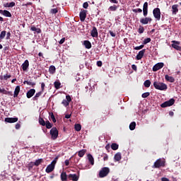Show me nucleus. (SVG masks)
Segmentation results:
<instances>
[{
  "instance_id": "nucleus-1",
  "label": "nucleus",
  "mask_w": 181,
  "mask_h": 181,
  "mask_svg": "<svg viewBox=\"0 0 181 181\" xmlns=\"http://www.w3.org/2000/svg\"><path fill=\"white\" fill-rule=\"evenodd\" d=\"M166 161L165 159L158 158L152 166L153 169H159V168H165Z\"/></svg>"
},
{
  "instance_id": "nucleus-2",
  "label": "nucleus",
  "mask_w": 181,
  "mask_h": 181,
  "mask_svg": "<svg viewBox=\"0 0 181 181\" xmlns=\"http://www.w3.org/2000/svg\"><path fill=\"white\" fill-rule=\"evenodd\" d=\"M154 88L156 90H160V91H165V90H168V85L164 83H160L158 81L153 82Z\"/></svg>"
},
{
  "instance_id": "nucleus-3",
  "label": "nucleus",
  "mask_w": 181,
  "mask_h": 181,
  "mask_svg": "<svg viewBox=\"0 0 181 181\" xmlns=\"http://www.w3.org/2000/svg\"><path fill=\"white\" fill-rule=\"evenodd\" d=\"M49 134L53 141H55V139L59 137V130H57V128L56 127H52L49 132Z\"/></svg>"
},
{
  "instance_id": "nucleus-4",
  "label": "nucleus",
  "mask_w": 181,
  "mask_h": 181,
  "mask_svg": "<svg viewBox=\"0 0 181 181\" xmlns=\"http://www.w3.org/2000/svg\"><path fill=\"white\" fill-rule=\"evenodd\" d=\"M108 173H110V168L108 167H104L99 172V177H105L108 176Z\"/></svg>"
},
{
  "instance_id": "nucleus-5",
  "label": "nucleus",
  "mask_w": 181,
  "mask_h": 181,
  "mask_svg": "<svg viewBox=\"0 0 181 181\" xmlns=\"http://www.w3.org/2000/svg\"><path fill=\"white\" fill-rule=\"evenodd\" d=\"M175 99L171 98L168 101L164 102L163 103H162L160 105V107L161 108H166V107H172V105H173V104H175Z\"/></svg>"
},
{
  "instance_id": "nucleus-6",
  "label": "nucleus",
  "mask_w": 181,
  "mask_h": 181,
  "mask_svg": "<svg viewBox=\"0 0 181 181\" xmlns=\"http://www.w3.org/2000/svg\"><path fill=\"white\" fill-rule=\"evenodd\" d=\"M153 15L156 21H160V8H156L153 10Z\"/></svg>"
},
{
  "instance_id": "nucleus-7",
  "label": "nucleus",
  "mask_w": 181,
  "mask_h": 181,
  "mask_svg": "<svg viewBox=\"0 0 181 181\" xmlns=\"http://www.w3.org/2000/svg\"><path fill=\"white\" fill-rule=\"evenodd\" d=\"M54 166H56L55 161H52V163L47 165L45 172L47 173H51V172L54 170Z\"/></svg>"
},
{
  "instance_id": "nucleus-8",
  "label": "nucleus",
  "mask_w": 181,
  "mask_h": 181,
  "mask_svg": "<svg viewBox=\"0 0 181 181\" xmlns=\"http://www.w3.org/2000/svg\"><path fill=\"white\" fill-rule=\"evenodd\" d=\"M163 66H165V64L163 62H158L156 64L153 66V71H158V70H160V69L163 68Z\"/></svg>"
},
{
  "instance_id": "nucleus-9",
  "label": "nucleus",
  "mask_w": 181,
  "mask_h": 181,
  "mask_svg": "<svg viewBox=\"0 0 181 181\" xmlns=\"http://www.w3.org/2000/svg\"><path fill=\"white\" fill-rule=\"evenodd\" d=\"M79 18L81 22H84V21H86V18H87V10H81L79 13Z\"/></svg>"
},
{
  "instance_id": "nucleus-10",
  "label": "nucleus",
  "mask_w": 181,
  "mask_h": 181,
  "mask_svg": "<svg viewBox=\"0 0 181 181\" xmlns=\"http://www.w3.org/2000/svg\"><path fill=\"white\" fill-rule=\"evenodd\" d=\"M80 179V176L77 175V174H69L68 175V180L70 181H78Z\"/></svg>"
},
{
  "instance_id": "nucleus-11",
  "label": "nucleus",
  "mask_w": 181,
  "mask_h": 181,
  "mask_svg": "<svg viewBox=\"0 0 181 181\" xmlns=\"http://www.w3.org/2000/svg\"><path fill=\"white\" fill-rule=\"evenodd\" d=\"M172 47H173V49H175V50H178L179 52L181 51V47L179 46L180 45V42L176 40H173L172 41Z\"/></svg>"
},
{
  "instance_id": "nucleus-12",
  "label": "nucleus",
  "mask_w": 181,
  "mask_h": 181,
  "mask_svg": "<svg viewBox=\"0 0 181 181\" xmlns=\"http://www.w3.org/2000/svg\"><path fill=\"white\" fill-rule=\"evenodd\" d=\"M66 98V100L64 99L62 100V104H63L64 107H68V105L70 104V102L71 101V97H70L69 95H67Z\"/></svg>"
},
{
  "instance_id": "nucleus-13",
  "label": "nucleus",
  "mask_w": 181,
  "mask_h": 181,
  "mask_svg": "<svg viewBox=\"0 0 181 181\" xmlns=\"http://www.w3.org/2000/svg\"><path fill=\"white\" fill-rule=\"evenodd\" d=\"M18 117H6L4 121L5 122H8V124H13L15 122H18Z\"/></svg>"
},
{
  "instance_id": "nucleus-14",
  "label": "nucleus",
  "mask_w": 181,
  "mask_h": 181,
  "mask_svg": "<svg viewBox=\"0 0 181 181\" xmlns=\"http://www.w3.org/2000/svg\"><path fill=\"white\" fill-rule=\"evenodd\" d=\"M140 22L142 25H148V23H151V22H152V18L149 17L143 18L140 20Z\"/></svg>"
},
{
  "instance_id": "nucleus-15",
  "label": "nucleus",
  "mask_w": 181,
  "mask_h": 181,
  "mask_svg": "<svg viewBox=\"0 0 181 181\" xmlns=\"http://www.w3.org/2000/svg\"><path fill=\"white\" fill-rule=\"evenodd\" d=\"M90 36L92 37H98V30H97V28L93 26L92 30L90 31Z\"/></svg>"
},
{
  "instance_id": "nucleus-16",
  "label": "nucleus",
  "mask_w": 181,
  "mask_h": 181,
  "mask_svg": "<svg viewBox=\"0 0 181 181\" xmlns=\"http://www.w3.org/2000/svg\"><path fill=\"white\" fill-rule=\"evenodd\" d=\"M1 15L6 16V18H12V14L9 11L7 10H0Z\"/></svg>"
},
{
  "instance_id": "nucleus-17",
  "label": "nucleus",
  "mask_w": 181,
  "mask_h": 181,
  "mask_svg": "<svg viewBox=\"0 0 181 181\" xmlns=\"http://www.w3.org/2000/svg\"><path fill=\"white\" fill-rule=\"evenodd\" d=\"M145 52H146V49L141 50L136 57V60H141L144 57V54H145Z\"/></svg>"
},
{
  "instance_id": "nucleus-18",
  "label": "nucleus",
  "mask_w": 181,
  "mask_h": 181,
  "mask_svg": "<svg viewBox=\"0 0 181 181\" xmlns=\"http://www.w3.org/2000/svg\"><path fill=\"white\" fill-rule=\"evenodd\" d=\"M35 93H36V90L35 89H30V90H28L26 93L27 98H32V97L35 95Z\"/></svg>"
},
{
  "instance_id": "nucleus-19",
  "label": "nucleus",
  "mask_w": 181,
  "mask_h": 181,
  "mask_svg": "<svg viewBox=\"0 0 181 181\" xmlns=\"http://www.w3.org/2000/svg\"><path fill=\"white\" fill-rule=\"evenodd\" d=\"M179 5L174 4L172 6V13L173 15H176L179 12Z\"/></svg>"
},
{
  "instance_id": "nucleus-20",
  "label": "nucleus",
  "mask_w": 181,
  "mask_h": 181,
  "mask_svg": "<svg viewBox=\"0 0 181 181\" xmlns=\"http://www.w3.org/2000/svg\"><path fill=\"white\" fill-rule=\"evenodd\" d=\"M62 181H67L69 180V175L66 173V172H62L60 175Z\"/></svg>"
},
{
  "instance_id": "nucleus-21",
  "label": "nucleus",
  "mask_w": 181,
  "mask_h": 181,
  "mask_svg": "<svg viewBox=\"0 0 181 181\" xmlns=\"http://www.w3.org/2000/svg\"><path fill=\"white\" fill-rule=\"evenodd\" d=\"M23 71H26L29 68V61L26 59L24 63L21 65Z\"/></svg>"
},
{
  "instance_id": "nucleus-22",
  "label": "nucleus",
  "mask_w": 181,
  "mask_h": 181,
  "mask_svg": "<svg viewBox=\"0 0 181 181\" xmlns=\"http://www.w3.org/2000/svg\"><path fill=\"white\" fill-rule=\"evenodd\" d=\"M122 159V156H121V153H117L114 156L115 162H119Z\"/></svg>"
},
{
  "instance_id": "nucleus-23",
  "label": "nucleus",
  "mask_w": 181,
  "mask_h": 181,
  "mask_svg": "<svg viewBox=\"0 0 181 181\" xmlns=\"http://www.w3.org/2000/svg\"><path fill=\"white\" fill-rule=\"evenodd\" d=\"M20 92H21V86H17L14 90V94H13L14 98H16V97H18V95H19Z\"/></svg>"
},
{
  "instance_id": "nucleus-24",
  "label": "nucleus",
  "mask_w": 181,
  "mask_h": 181,
  "mask_svg": "<svg viewBox=\"0 0 181 181\" xmlns=\"http://www.w3.org/2000/svg\"><path fill=\"white\" fill-rule=\"evenodd\" d=\"M83 46H85L86 49H91L92 47L91 42L89 40H84Z\"/></svg>"
},
{
  "instance_id": "nucleus-25",
  "label": "nucleus",
  "mask_w": 181,
  "mask_h": 181,
  "mask_svg": "<svg viewBox=\"0 0 181 181\" xmlns=\"http://www.w3.org/2000/svg\"><path fill=\"white\" fill-rule=\"evenodd\" d=\"M165 78L166 81H168L169 83H175V78L173 76H169V75H165Z\"/></svg>"
},
{
  "instance_id": "nucleus-26",
  "label": "nucleus",
  "mask_w": 181,
  "mask_h": 181,
  "mask_svg": "<svg viewBox=\"0 0 181 181\" xmlns=\"http://www.w3.org/2000/svg\"><path fill=\"white\" fill-rule=\"evenodd\" d=\"M4 8H13L15 6V2L12 1L11 3H6L3 4Z\"/></svg>"
},
{
  "instance_id": "nucleus-27",
  "label": "nucleus",
  "mask_w": 181,
  "mask_h": 181,
  "mask_svg": "<svg viewBox=\"0 0 181 181\" xmlns=\"http://www.w3.org/2000/svg\"><path fill=\"white\" fill-rule=\"evenodd\" d=\"M49 74H54L56 73V66L51 65L49 68Z\"/></svg>"
},
{
  "instance_id": "nucleus-28",
  "label": "nucleus",
  "mask_w": 181,
  "mask_h": 181,
  "mask_svg": "<svg viewBox=\"0 0 181 181\" xmlns=\"http://www.w3.org/2000/svg\"><path fill=\"white\" fill-rule=\"evenodd\" d=\"M86 152H87L86 149H82V150L79 151L78 153V156H79V158H83V156H84V155H86Z\"/></svg>"
},
{
  "instance_id": "nucleus-29",
  "label": "nucleus",
  "mask_w": 181,
  "mask_h": 181,
  "mask_svg": "<svg viewBox=\"0 0 181 181\" xmlns=\"http://www.w3.org/2000/svg\"><path fill=\"white\" fill-rule=\"evenodd\" d=\"M42 91H40L35 94V95L33 98L34 101H37L38 98L42 95Z\"/></svg>"
},
{
  "instance_id": "nucleus-30",
  "label": "nucleus",
  "mask_w": 181,
  "mask_h": 181,
  "mask_svg": "<svg viewBox=\"0 0 181 181\" xmlns=\"http://www.w3.org/2000/svg\"><path fill=\"white\" fill-rule=\"evenodd\" d=\"M118 9V6L113 5L109 7L108 11H110V12H115Z\"/></svg>"
},
{
  "instance_id": "nucleus-31",
  "label": "nucleus",
  "mask_w": 181,
  "mask_h": 181,
  "mask_svg": "<svg viewBox=\"0 0 181 181\" xmlns=\"http://www.w3.org/2000/svg\"><path fill=\"white\" fill-rule=\"evenodd\" d=\"M88 159L90 163V165H94V158L93 157V156L91 154H88Z\"/></svg>"
},
{
  "instance_id": "nucleus-32",
  "label": "nucleus",
  "mask_w": 181,
  "mask_h": 181,
  "mask_svg": "<svg viewBox=\"0 0 181 181\" xmlns=\"http://www.w3.org/2000/svg\"><path fill=\"white\" fill-rule=\"evenodd\" d=\"M11 77H12V76L9 74H6L4 76H0V79L1 80H8V78H11Z\"/></svg>"
},
{
  "instance_id": "nucleus-33",
  "label": "nucleus",
  "mask_w": 181,
  "mask_h": 181,
  "mask_svg": "<svg viewBox=\"0 0 181 181\" xmlns=\"http://www.w3.org/2000/svg\"><path fill=\"white\" fill-rule=\"evenodd\" d=\"M30 30L36 32L37 33H42V30H40V28H37L35 26L31 27Z\"/></svg>"
},
{
  "instance_id": "nucleus-34",
  "label": "nucleus",
  "mask_w": 181,
  "mask_h": 181,
  "mask_svg": "<svg viewBox=\"0 0 181 181\" xmlns=\"http://www.w3.org/2000/svg\"><path fill=\"white\" fill-rule=\"evenodd\" d=\"M111 148H112V151H117V149H118V148H119V145H118V144H117V143H112L111 144Z\"/></svg>"
},
{
  "instance_id": "nucleus-35",
  "label": "nucleus",
  "mask_w": 181,
  "mask_h": 181,
  "mask_svg": "<svg viewBox=\"0 0 181 181\" xmlns=\"http://www.w3.org/2000/svg\"><path fill=\"white\" fill-rule=\"evenodd\" d=\"M38 121H39L40 125H42V127H45L46 122L45 121V119L43 118L40 117Z\"/></svg>"
},
{
  "instance_id": "nucleus-36",
  "label": "nucleus",
  "mask_w": 181,
  "mask_h": 181,
  "mask_svg": "<svg viewBox=\"0 0 181 181\" xmlns=\"http://www.w3.org/2000/svg\"><path fill=\"white\" fill-rule=\"evenodd\" d=\"M45 127L47 129H50L53 127V124L50 123L49 120L45 122Z\"/></svg>"
},
{
  "instance_id": "nucleus-37",
  "label": "nucleus",
  "mask_w": 181,
  "mask_h": 181,
  "mask_svg": "<svg viewBox=\"0 0 181 181\" xmlns=\"http://www.w3.org/2000/svg\"><path fill=\"white\" fill-rule=\"evenodd\" d=\"M40 163H43V158H40L38 160H36L35 162H34L35 166H39Z\"/></svg>"
},
{
  "instance_id": "nucleus-38",
  "label": "nucleus",
  "mask_w": 181,
  "mask_h": 181,
  "mask_svg": "<svg viewBox=\"0 0 181 181\" xmlns=\"http://www.w3.org/2000/svg\"><path fill=\"white\" fill-rule=\"evenodd\" d=\"M135 127H136V123L135 122H132L129 124V129H130V131H134V129H135Z\"/></svg>"
},
{
  "instance_id": "nucleus-39",
  "label": "nucleus",
  "mask_w": 181,
  "mask_h": 181,
  "mask_svg": "<svg viewBox=\"0 0 181 181\" xmlns=\"http://www.w3.org/2000/svg\"><path fill=\"white\" fill-rule=\"evenodd\" d=\"M74 128L75 131H77V132H80V131H81V124H76Z\"/></svg>"
},
{
  "instance_id": "nucleus-40",
  "label": "nucleus",
  "mask_w": 181,
  "mask_h": 181,
  "mask_svg": "<svg viewBox=\"0 0 181 181\" xmlns=\"http://www.w3.org/2000/svg\"><path fill=\"white\" fill-rule=\"evenodd\" d=\"M54 86L56 90H59V88H60V86H62V83L59 81H55L54 83Z\"/></svg>"
},
{
  "instance_id": "nucleus-41",
  "label": "nucleus",
  "mask_w": 181,
  "mask_h": 181,
  "mask_svg": "<svg viewBox=\"0 0 181 181\" xmlns=\"http://www.w3.org/2000/svg\"><path fill=\"white\" fill-rule=\"evenodd\" d=\"M5 36H6V31L5 30L1 31L0 34V40L5 39Z\"/></svg>"
},
{
  "instance_id": "nucleus-42",
  "label": "nucleus",
  "mask_w": 181,
  "mask_h": 181,
  "mask_svg": "<svg viewBox=\"0 0 181 181\" xmlns=\"http://www.w3.org/2000/svg\"><path fill=\"white\" fill-rule=\"evenodd\" d=\"M144 84V87H146V88H149V87H151V81L149 80H146Z\"/></svg>"
},
{
  "instance_id": "nucleus-43",
  "label": "nucleus",
  "mask_w": 181,
  "mask_h": 181,
  "mask_svg": "<svg viewBox=\"0 0 181 181\" xmlns=\"http://www.w3.org/2000/svg\"><path fill=\"white\" fill-rule=\"evenodd\" d=\"M151 40H152V39H151V37L146 38L143 41V45H148V43H151Z\"/></svg>"
},
{
  "instance_id": "nucleus-44",
  "label": "nucleus",
  "mask_w": 181,
  "mask_h": 181,
  "mask_svg": "<svg viewBox=\"0 0 181 181\" xmlns=\"http://www.w3.org/2000/svg\"><path fill=\"white\" fill-rule=\"evenodd\" d=\"M57 12H59V9L57 8H52L50 10V13H52V15H56V13H57Z\"/></svg>"
},
{
  "instance_id": "nucleus-45",
  "label": "nucleus",
  "mask_w": 181,
  "mask_h": 181,
  "mask_svg": "<svg viewBox=\"0 0 181 181\" xmlns=\"http://www.w3.org/2000/svg\"><path fill=\"white\" fill-rule=\"evenodd\" d=\"M139 33L142 34L144 32H145V28L142 25H140L138 30Z\"/></svg>"
},
{
  "instance_id": "nucleus-46",
  "label": "nucleus",
  "mask_w": 181,
  "mask_h": 181,
  "mask_svg": "<svg viewBox=\"0 0 181 181\" xmlns=\"http://www.w3.org/2000/svg\"><path fill=\"white\" fill-rule=\"evenodd\" d=\"M151 95V93L149 92L144 93L141 95L142 98H147V97H149Z\"/></svg>"
},
{
  "instance_id": "nucleus-47",
  "label": "nucleus",
  "mask_w": 181,
  "mask_h": 181,
  "mask_svg": "<svg viewBox=\"0 0 181 181\" xmlns=\"http://www.w3.org/2000/svg\"><path fill=\"white\" fill-rule=\"evenodd\" d=\"M50 115V118L51 119H52V122H56V117H54V115L53 114V112L49 113Z\"/></svg>"
},
{
  "instance_id": "nucleus-48",
  "label": "nucleus",
  "mask_w": 181,
  "mask_h": 181,
  "mask_svg": "<svg viewBox=\"0 0 181 181\" xmlns=\"http://www.w3.org/2000/svg\"><path fill=\"white\" fill-rule=\"evenodd\" d=\"M134 13H142V10L141 8H134L132 10Z\"/></svg>"
},
{
  "instance_id": "nucleus-49",
  "label": "nucleus",
  "mask_w": 181,
  "mask_h": 181,
  "mask_svg": "<svg viewBox=\"0 0 181 181\" xmlns=\"http://www.w3.org/2000/svg\"><path fill=\"white\" fill-rule=\"evenodd\" d=\"M33 166H35V163L30 162V163H28V168L29 170H30V169H33Z\"/></svg>"
},
{
  "instance_id": "nucleus-50",
  "label": "nucleus",
  "mask_w": 181,
  "mask_h": 181,
  "mask_svg": "<svg viewBox=\"0 0 181 181\" xmlns=\"http://www.w3.org/2000/svg\"><path fill=\"white\" fill-rule=\"evenodd\" d=\"M27 85L28 86H31L32 87H35V86H36V83L35 82H32V81H28L27 82Z\"/></svg>"
},
{
  "instance_id": "nucleus-51",
  "label": "nucleus",
  "mask_w": 181,
  "mask_h": 181,
  "mask_svg": "<svg viewBox=\"0 0 181 181\" xmlns=\"http://www.w3.org/2000/svg\"><path fill=\"white\" fill-rule=\"evenodd\" d=\"M144 45H141L140 46H138V47H134V50H141V49H144Z\"/></svg>"
},
{
  "instance_id": "nucleus-52",
  "label": "nucleus",
  "mask_w": 181,
  "mask_h": 181,
  "mask_svg": "<svg viewBox=\"0 0 181 181\" xmlns=\"http://www.w3.org/2000/svg\"><path fill=\"white\" fill-rule=\"evenodd\" d=\"M102 156L103 158V160H105V161L108 160V155L107 154L104 153Z\"/></svg>"
},
{
  "instance_id": "nucleus-53",
  "label": "nucleus",
  "mask_w": 181,
  "mask_h": 181,
  "mask_svg": "<svg viewBox=\"0 0 181 181\" xmlns=\"http://www.w3.org/2000/svg\"><path fill=\"white\" fill-rule=\"evenodd\" d=\"M7 92L8 90H5V88H0V93H1L2 94H5L6 95Z\"/></svg>"
},
{
  "instance_id": "nucleus-54",
  "label": "nucleus",
  "mask_w": 181,
  "mask_h": 181,
  "mask_svg": "<svg viewBox=\"0 0 181 181\" xmlns=\"http://www.w3.org/2000/svg\"><path fill=\"white\" fill-rule=\"evenodd\" d=\"M143 10H148V2H145L143 6Z\"/></svg>"
},
{
  "instance_id": "nucleus-55",
  "label": "nucleus",
  "mask_w": 181,
  "mask_h": 181,
  "mask_svg": "<svg viewBox=\"0 0 181 181\" xmlns=\"http://www.w3.org/2000/svg\"><path fill=\"white\" fill-rule=\"evenodd\" d=\"M109 33H110V36H112V37H115V36H117V34H115V33H113L111 30L109 31Z\"/></svg>"
},
{
  "instance_id": "nucleus-56",
  "label": "nucleus",
  "mask_w": 181,
  "mask_h": 181,
  "mask_svg": "<svg viewBox=\"0 0 181 181\" xmlns=\"http://www.w3.org/2000/svg\"><path fill=\"white\" fill-rule=\"evenodd\" d=\"M83 8H84V9H87V8H88V2L83 3Z\"/></svg>"
},
{
  "instance_id": "nucleus-57",
  "label": "nucleus",
  "mask_w": 181,
  "mask_h": 181,
  "mask_svg": "<svg viewBox=\"0 0 181 181\" xmlns=\"http://www.w3.org/2000/svg\"><path fill=\"white\" fill-rule=\"evenodd\" d=\"M6 40H9V39H11V32H8L6 33Z\"/></svg>"
},
{
  "instance_id": "nucleus-58",
  "label": "nucleus",
  "mask_w": 181,
  "mask_h": 181,
  "mask_svg": "<svg viewBox=\"0 0 181 181\" xmlns=\"http://www.w3.org/2000/svg\"><path fill=\"white\" fill-rule=\"evenodd\" d=\"M64 42H66V38L63 37L62 39L60 40L59 43V45H63V43H64Z\"/></svg>"
},
{
  "instance_id": "nucleus-59",
  "label": "nucleus",
  "mask_w": 181,
  "mask_h": 181,
  "mask_svg": "<svg viewBox=\"0 0 181 181\" xmlns=\"http://www.w3.org/2000/svg\"><path fill=\"white\" fill-rule=\"evenodd\" d=\"M45 83H41V91L43 93V91H45Z\"/></svg>"
},
{
  "instance_id": "nucleus-60",
  "label": "nucleus",
  "mask_w": 181,
  "mask_h": 181,
  "mask_svg": "<svg viewBox=\"0 0 181 181\" xmlns=\"http://www.w3.org/2000/svg\"><path fill=\"white\" fill-rule=\"evenodd\" d=\"M143 15L144 16H148V10H143Z\"/></svg>"
},
{
  "instance_id": "nucleus-61",
  "label": "nucleus",
  "mask_w": 181,
  "mask_h": 181,
  "mask_svg": "<svg viewBox=\"0 0 181 181\" xmlns=\"http://www.w3.org/2000/svg\"><path fill=\"white\" fill-rule=\"evenodd\" d=\"M97 66H98V67H101V66H103V62L98 61L97 62Z\"/></svg>"
},
{
  "instance_id": "nucleus-62",
  "label": "nucleus",
  "mask_w": 181,
  "mask_h": 181,
  "mask_svg": "<svg viewBox=\"0 0 181 181\" xmlns=\"http://www.w3.org/2000/svg\"><path fill=\"white\" fill-rule=\"evenodd\" d=\"M132 70H134V71H136V70H137L136 65H135V64L132 65Z\"/></svg>"
},
{
  "instance_id": "nucleus-63",
  "label": "nucleus",
  "mask_w": 181,
  "mask_h": 181,
  "mask_svg": "<svg viewBox=\"0 0 181 181\" xmlns=\"http://www.w3.org/2000/svg\"><path fill=\"white\" fill-rule=\"evenodd\" d=\"M20 128H21V124L17 123V124H16V129H19Z\"/></svg>"
},
{
  "instance_id": "nucleus-64",
  "label": "nucleus",
  "mask_w": 181,
  "mask_h": 181,
  "mask_svg": "<svg viewBox=\"0 0 181 181\" xmlns=\"http://www.w3.org/2000/svg\"><path fill=\"white\" fill-rule=\"evenodd\" d=\"M161 181H170L168 178L167 177H162Z\"/></svg>"
}]
</instances>
